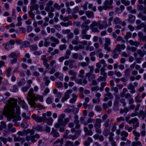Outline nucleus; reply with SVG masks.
Returning <instances> with one entry per match:
<instances>
[{
	"label": "nucleus",
	"instance_id": "34",
	"mask_svg": "<svg viewBox=\"0 0 146 146\" xmlns=\"http://www.w3.org/2000/svg\"><path fill=\"white\" fill-rule=\"evenodd\" d=\"M35 129L34 128H33L32 129H28L26 130V135H27L29 133H30L31 135H32L35 133Z\"/></svg>",
	"mask_w": 146,
	"mask_h": 146
},
{
	"label": "nucleus",
	"instance_id": "50",
	"mask_svg": "<svg viewBox=\"0 0 146 146\" xmlns=\"http://www.w3.org/2000/svg\"><path fill=\"white\" fill-rule=\"evenodd\" d=\"M141 145V143L139 141L133 142L130 146H138Z\"/></svg>",
	"mask_w": 146,
	"mask_h": 146
},
{
	"label": "nucleus",
	"instance_id": "57",
	"mask_svg": "<svg viewBox=\"0 0 146 146\" xmlns=\"http://www.w3.org/2000/svg\"><path fill=\"white\" fill-rule=\"evenodd\" d=\"M132 34L130 32H127V33L126 35L124 36V38L126 39L127 40L128 38H130L131 37Z\"/></svg>",
	"mask_w": 146,
	"mask_h": 146
},
{
	"label": "nucleus",
	"instance_id": "64",
	"mask_svg": "<svg viewBox=\"0 0 146 146\" xmlns=\"http://www.w3.org/2000/svg\"><path fill=\"white\" fill-rule=\"evenodd\" d=\"M106 83L105 82H102L101 84V87L100 88V90L101 91L103 90L104 89V88L106 86Z\"/></svg>",
	"mask_w": 146,
	"mask_h": 146
},
{
	"label": "nucleus",
	"instance_id": "28",
	"mask_svg": "<svg viewBox=\"0 0 146 146\" xmlns=\"http://www.w3.org/2000/svg\"><path fill=\"white\" fill-rule=\"evenodd\" d=\"M133 133L135 136V140L137 141L139 139L140 135V133L136 130H133Z\"/></svg>",
	"mask_w": 146,
	"mask_h": 146
},
{
	"label": "nucleus",
	"instance_id": "39",
	"mask_svg": "<svg viewBox=\"0 0 146 146\" xmlns=\"http://www.w3.org/2000/svg\"><path fill=\"white\" fill-rule=\"evenodd\" d=\"M44 9L47 12L50 11V12H53L54 10V8L52 6L50 7L46 6Z\"/></svg>",
	"mask_w": 146,
	"mask_h": 146
},
{
	"label": "nucleus",
	"instance_id": "41",
	"mask_svg": "<svg viewBox=\"0 0 146 146\" xmlns=\"http://www.w3.org/2000/svg\"><path fill=\"white\" fill-rule=\"evenodd\" d=\"M138 121L137 119L136 118H134L131 119L129 121H128V123L129 124L132 123L133 124H134Z\"/></svg>",
	"mask_w": 146,
	"mask_h": 146
},
{
	"label": "nucleus",
	"instance_id": "58",
	"mask_svg": "<svg viewBox=\"0 0 146 146\" xmlns=\"http://www.w3.org/2000/svg\"><path fill=\"white\" fill-rule=\"evenodd\" d=\"M125 129L128 132H130L132 130L133 128L131 127H129L128 125H127L125 126Z\"/></svg>",
	"mask_w": 146,
	"mask_h": 146
},
{
	"label": "nucleus",
	"instance_id": "49",
	"mask_svg": "<svg viewBox=\"0 0 146 146\" xmlns=\"http://www.w3.org/2000/svg\"><path fill=\"white\" fill-rule=\"evenodd\" d=\"M140 94L139 93H138L135 99L136 102L139 103H141V100H140Z\"/></svg>",
	"mask_w": 146,
	"mask_h": 146
},
{
	"label": "nucleus",
	"instance_id": "10",
	"mask_svg": "<svg viewBox=\"0 0 146 146\" xmlns=\"http://www.w3.org/2000/svg\"><path fill=\"white\" fill-rule=\"evenodd\" d=\"M72 92V90L71 89L67 90L64 93V96L62 97L61 101L62 102H64L68 99L70 98V94H71Z\"/></svg>",
	"mask_w": 146,
	"mask_h": 146
},
{
	"label": "nucleus",
	"instance_id": "15",
	"mask_svg": "<svg viewBox=\"0 0 146 146\" xmlns=\"http://www.w3.org/2000/svg\"><path fill=\"white\" fill-rule=\"evenodd\" d=\"M43 96H40L39 95H37L36 96H35L33 100L34 102V105L33 106L31 105L32 107H35L36 106V104L35 103V101L39 100V101L41 102H42L43 101Z\"/></svg>",
	"mask_w": 146,
	"mask_h": 146
},
{
	"label": "nucleus",
	"instance_id": "45",
	"mask_svg": "<svg viewBox=\"0 0 146 146\" xmlns=\"http://www.w3.org/2000/svg\"><path fill=\"white\" fill-rule=\"evenodd\" d=\"M71 53V51L69 49H67L66 51V54L65 55V59H68L69 58V56Z\"/></svg>",
	"mask_w": 146,
	"mask_h": 146
},
{
	"label": "nucleus",
	"instance_id": "42",
	"mask_svg": "<svg viewBox=\"0 0 146 146\" xmlns=\"http://www.w3.org/2000/svg\"><path fill=\"white\" fill-rule=\"evenodd\" d=\"M105 69L104 67L102 68L100 70V74L103 76L107 77V73L105 72Z\"/></svg>",
	"mask_w": 146,
	"mask_h": 146
},
{
	"label": "nucleus",
	"instance_id": "62",
	"mask_svg": "<svg viewBox=\"0 0 146 146\" xmlns=\"http://www.w3.org/2000/svg\"><path fill=\"white\" fill-rule=\"evenodd\" d=\"M100 101V98H97L96 99H93L92 100V102L93 104H98Z\"/></svg>",
	"mask_w": 146,
	"mask_h": 146
},
{
	"label": "nucleus",
	"instance_id": "27",
	"mask_svg": "<svg viewBox=\"0 0 146 146\" xmlns=\"http://www.w3.org/2000/svg\"><path fill=\"white\" fill-rule=\"evenodd\" d=\"M111 120H110L109 119H107L105 123L104 124V125L105 128H111L110 123L111 122Z\"/></svg>",
	"mask_w": 146,
	"mask_h": 146
},
{
	"label": "nucleus",
	"instance_id": "24",
	"mask_svg": "<svg viewBox=\"0 0 146 146\" xmlns=\"http://www.w3.org/2000/svg\"><path fill=\"white\" fill-rule=\"evenodd\" d=\"M108 25L106 20L103 21L102 24H100L98 28L100 29H102L104 28H106L108 27Z\"/></svg>",
	"mask_w": 146,
	"mask_h": 146
},
{
	"label": "nucleus",
	"instance_id": "23",
	"mask_svg": "<svg viewBox=\"0 0 146 146\" xmlns=\"http://www.w3.org/2000/svg\"><path fill=\"white\" fill-rule=\"evenodd\" d=\"M69 73L72 76L70 78V79L72 80H74L76 78L77 72L73 70H70L69 71Z\"/></svg>",
	"mask_w": 146,
	"mask_h": 146
},
{
	"label": "nucleus",
	"instance_id": "7",
	"mask_svg": "<svg viewBox=\"0 0 146 146\" xmlns=\"http://www.w3.org/2000/svg\"><path fill=\"white\" fill-rule=\"evenodd\" d=\"M88 127L89 129L86 125L84 127V131L87 135L91 136L93 134V132L91 129L93 128L94 125L92 124H89L88 125Z\"/></svg>",
	"mask_w": 146,
	"mask_h": 146
},
{
	"label": "nucleus",
	"instance_id": "9",
	"mask_svg": "<svg viewBox=\"0 0 146 146\" xmlns=\"http://www.w3.org/2000/svg\"><path fill=\"white\" fill-rule=\"evenodd\" d=\"M72 92V90L71 89L67 90L64 93V96L62 97L61 101L62 102H64L68 99L70 98V94H71Z\"/></svg>",
	"mask_w": 146,
	"mask_h": 146
},
{
	"label": "nucleus",
	"instance_id": "13",
	"mask_svg": "<svg viewBox=\"0 0 146 146\" xmlns=\"http://www.w3.org/2000/svg\"><path fill=\"white\" fill-rule=\"evenodd\" d=\"M32 118L36 122L40 123L42 121L43 116H39L35 114H33L31 116Z\"/></svg>",
	"mask_w": 146,
	"mask_h": 146
},
{
	"label": "nucleus",
	"instance_id": "17",
	"mask_svg": "<svg viewBox=\"0 0 146 146\" xmlns=\"http://www.w3.org/2000/svg\"><path fill=\"white\" fill-rule=\"evenodd\" d=\"M75 62V61L72 60H67L64 62V65L66 66L69 65V68L72 69L73 67V64Z\"/></svg>",
	"mask_w": 146,
	"mask_h": 146
},
{
	"label": "nucleus",
	"instance_id": "30",
	"mask_svg": "<svg viewBox=\"0 0 146 146\" xmlns=\"http://www.w3.org/2000/svg\"><path fill=\"white\" fill-rule=\"evenodd\" d=\"M14 141H21L23 143L25 141L24 139L22 138L19 136H15L14 138Z\"/></svg>",
	"mask_w": 146,
	"mask_h": 146
},
{
	"label": "nucleus",
	"instance_id": "33",
	"mask_svg": "<svg viewBox=\"0 0 146 146\" xmlns=\"http://www.w3.org/2000/svg\"><path fill=\"white\" fill-rule=\"evenodd\" d=\"M119 101V100H115L113 108L115 111H117L119 110L118 108Z\"/></svg>",
	"mask_w": 146,
	"mask_h": 146
},
{
	"label": "nucleus",
	"instance_id": "4",
	"mask_svg": "<svg viewBox=\"0 0 146 146\" xmlns=\"http://www.w3.org/2000/svg\"><path fill=\"white\" fill-rule=\"evenodd\" d=\"M28 96L27 99L29 102V104L33 106L35 103L33 100L35 96V94H33V88H31L30 89L28 92Z\"/></svg>",
	"mask_w": 146,
	"mask_h": 146
},
{
	"label": "nucleus",
	"instance_id": "31",
	"mask_svg": "<svg viewBox=\"0 0 146 146\" xmlns=\"http://www.w3.org/2000/svg\"><path fill=\"white\" fill-rule=\"evenodd\" d=\"M135 19V17L132 15H129V18L128 21L131 23H134Z\"/></svg>",
	"mask_w": 146,
	"mask_h": 146
},
{
	"label": "nucleus",
	"instance_id": "19",
	"mask_svg": "<svg viewBox=\"0 0 146 146\" xmlns=\"http://www.w3.org/2000/svg\"><path fill=\"white\" fill-rule=\"evenodd\" d=\"M138 117L143 119L146 117V110L144 111L142 110H140L138 114Z\"/></svg>",
	"mask_w": 146,
	"mask_h": 146
},
{
	"label": "nucleus",
	"instance_id": "46",
	"mask_svg": "<svg viewBox=\"0 0 146 146\" xmlns=\"http://www.w3.org/2000/svg\"><path fill=\"white\" fill-rule=\"evenodd\" d=\"M31 86L30 85H28L25 86L23 87L21 89L24 92H27L28 89L30 88Z\"/></svg>",
	"mask_w": 146,
	"mask_h": 146
},
{
	"label": "nucleus",
	"instance_id": "16",
	"mask_svg": "<svg viewBox=\"0 0 146 146\" xmlns=\"http://www.w3.org/2000/svg\"><path fill=\"white\" fill-rule=\"evenodd\" d=\"M88 30H82L81 35L82 36V38L83 39H86L89 40L90 39L91 35H88L86 34L87 31Z\"/></svg>",
	"mask_w": 146,
	"mask_h": 146
},
{
	"label": "nucleus",
	"instance_id": "38",
	"mask_svg": "<svg viewBox=\"0 0 146 146\" xmlns=\"http://www.w3.org/2000/svg\"><path fill=\"white\" fill-rule=\"evenodd\" d=\"M50 39V37H47L44 38V46L45 47H47L49 45L50 43V41H49L48 40Z\"/></svg>",
	"mask_w": 146,
	"mask_h": 146
},
{
	"label": "nucleus",
	"instance_id": "56",
	"mask_svg": "<svg viewBox=\"0 0 146 146\" xmlns=\"http://www.w3.org/2000/svg\"><path fill=\"white\" fill-rule=\"evenodd\" d=\"M120 135L122 137H127L128 136V133L125 131H123L121 132Z\"/></svg>",
	"mask_w": 146,
	"mask_h": 146
},
{
	"label": "nucleus",
	"instance_id": "53",
	"mask_svg": "<svg viewBox=\"0 0 146 146\" xmlns=\"http://www.w3.org/2000/svg\"><path fill=\"white\" fill-rule=\"evenodd\" d=\"M8 57L10 58H17L16 54L15 52H13L8 55Z\"/></svg>",
	"mask_w": 146,
	"mask_h": 146
},
{
	"label": "nucleus",
	"instance_id": "1",
	"mask_svg": "<svg viewBox=\"0 0 146 146\" xmlns=\"http://www.w3.org/2000/svg\"><path fill=\"white\" fill-rule=\"evenodd\" d=\"M17 100L10 98L8 100V106L3 109V114L7 117L9 121L12 119H13L14 122L21 119V117L19 115L20 113V107L17 105Z\"/></svg>",
	"mask_w": 146,
	"mask_h": 146
},
{
	"label": "nucleus",
	"instance_id": "8",
	"mask_svg": "<svg viewBox=\"0 0 146 146\" xmlns=\"http://www.w3.org/2000/svg\"><path fill=\"white\" fill-rule=\"evenodd\" d=\"M86 117H80V119L81 123L83 124L84 125H86L88 124H91V123L94 122V119L90 117L88 118L86 121L85 120Z\"/></svg>",
	"mask_w": 146,
	"mask_h": 146
},
{
	"label": "nucleus",
	"instance_id": "43",
	"mask_svg": "<svg viewBox=\"0 0 146 146\" xmlns=\"http://www.w3.org/2000/svg\"><path fill=\"white\" fill-rule=\"evenodd\" d=\"M18 90V88L17 85H14L13 86V88L10 89V91L13 92H15Z\"/></svg>",
	"mask_w": 146,
	"mask_h": 146
},
{
	"label": "nucleus",
	"instance_id": "20",
	"mask_svg": "<svg viewBox=\"0 0 146 146\" xmlns=\"http://www.w3.org/2000/svg\"><path fill=\"white\" fill-rule=\"evenodd\" d=\"M18 100H19L18 102L19 104L23 108L27 110L28 109V107L24 101L22 100L20 98H19Z\"/></svg>",
	"mask_w": 146,
	"mask_h": 146
},
{
	"label": "nucleus",
	"instance_id": "29",
	"mask_svg": "<svg viewBox=\"0 0 146 146\" xmlns=\"http://www.w3.org/2000/svg\"><path fill=\"white\" fill-rule=\"evenodd\" d=\"M100 23V21H98V22L95 21L92 22V24L90 25V28L92 29L96 26H98L99 27Z\"/></svg>",
	"mask_w": 146,
	"mask_h": 146
},
{
	"label": "nucleus",
	"instance_id": "51",
	"mask_svg": "<svg viewBox=\"0 0 146 146\" xmlns=\"http://www.w3.org/2000/svg\"><path fill=\"white\" fill-rule=\"evenodd\" d=\"M131 71V70L129 68L126 69L124 73L125 76H127L130 75V74Z\"/></svg>",
	"mask_w": 146,
	"mask_h": 146
},
{
	"label": "nucleus",
	"instance_id": "47",
	"mask_svg": "<svg viewBox=\"0 0 146 146\" xmlns=\"http://www.w3.org/2000/svg\"><path fill=\"white\" fill-rule=\"evenodd\" d=\"M106 77L100 76L97 79V81L98 82L102 81H105L106 80Z\"/></svg>",
	"mask_w": 146,
	"mask_h": 146
},
{
	"label": "nucleus",
	"instance_id": "63",
	"mask_svg": "<svg viewBox=\"0 0 146 146\" xmlns=\"http://www.w3.org/2000/svg\"><path fill=\"white\" fill-rule=\"evenodd\" d=\"M35 130H36L39 131H43V129L42 127L40 125H37L36 127H35L34 128Z\"/></svg>",
	"mask_w": 146,
	"mask_h": 146
},
{
	"label": "nucleus",
	"instance_id": "55",
	"mask_svg": "<svg viewBox=\"0 0 146 146\" xmlns=\"http://www.w3.org/2000/svg\"><path fill=\"white\" fill-rule=\"evenodd\" d=\"M17 134L19 135L23 136L25 135H26V130H24L23 131H19L18 132Z\"/></svg>",
	"mask_w": 146,
	"mask_h": 146
},
{
	"label": "nucleus",
	"instance_id": "54",
	"mask_svg": "<svg viewBox=\"0 0 146 146\" xmlns=\"http://www.w3.org/2000/svg\"><path fill=\"white\" fill-rule=\"evenodd\" d=\"M128 111V108L127 107H125L123 109H121L120 110V113L121 114H122L124 112L127 113Z\"/></svg>",
	"mask_w": 146,
	"mask_h": 146
},
{
	"label": "nucleus",
	"instance_id": "22",
	"mask_svg": "<svg viewBox=\"0 0 146 146\" xmlns=\"http://www.w3.org/2000/svg\"><path fill=\"white\" fill-rule=\"evenodd\" d=\"M78 97L77 94L73 93L72 95V98L69 100L70 102L72 104H74L76 101Z\"/></svg>",
	"mask_w": 146,
	"mask_h": 146
},
{
	"label": "nucleus",
	"instance_id": "59",
	"mask_svg": "<svg viewBox=\"0 0 146 146\" xmlns=\"http://www.w3.org/2000/svg\"><path fill=\"white\" fill-rule=\"evenodd\" d=\"M121 3L125 6L129 5L130 4V2L129 1L127 0H121Z\"/></svg>",
	"mask_w": 146,
	"mask_h": 146
},
{
	"label": "nucleus",
	"instance_id": "11",
	"mask_svg": "<svg viewBox=\"0 0 146 146\" xmlns=\"http://www.w3.org/2000/svg\"><path fill=\"white\" fill-rule=\"evenodd\" d=\"M112 0H106L104 3V8L105 10L108 9H111L112 8L111 5L113 3Z\"/></svg>",
	"mask_w": 146,
	"mask_h": 146
},
{
	"label": "nucleus",
	"instance_id": "52",
	"mask_svg": "<svg viewBox=\"0 0 146 146\" xmlns=\"http://www.w3.org/2000/svg\"><path fill=\"white\" fill-rule=\"evenodd\" d=\"M83 107L86 109L87 108L90 109L91 108V106L90 104H88L86 102H84L83 104Z\"/></svg>",
	"mask_w": 146,
	"mask_h": 146
},
{
	"label": "nucleus",
	"instance_id": "37",
	"mask_svg": "<svg viewBox=\"0 0 146 146\" xmlns=\"http://www.w3.org/2000/svg\"><path fill=\"white\" fill-rule=\"evenodd\" d=\"M86 14L88 18H94V17L93 13L89 11H86Z\"/></svg>",
	"mask_w": 146,
	"mask_h": 146
},
{
	"label": "nucleus",
	"instance_id": "40",
	"mask_svg": "<svg viewBox=\"0 0 146 146\" xmlns=\"http://www.w3.org/2000/svg\"><path fill=\"white\" fill-rule=\"evenodd\" d=\"M137 17L141 18L142 21H145L146 23V16H145L141 13H139L137 15Z\"/></svg>",
	"mask_w": 146,
	"mask_h": 146
},
{
	"label": "nucleus",
	"instance_id": "2",
	"mask_svg": "<svg viewBox=\"0 0 146 146\" xmlns=\"http://www.w3.org/2000/svg\"><path fill=\"white\" fill-rule=\"evenodd\" d=\"M51 111H48L45 113H44L42 114L43 116L42 121L46 123V124L49 125H52L53 121V120L51 117L47 118L50 117L51 115Z\"/></svg>",
	"mask_w": 146,
	"mask_h": 146
},
{
	"label": "nucleus",
	"instance_id": "44",
	"mask_svg": "<svg viewBox=\"0 0 146 146\" xmlns=\"http://www.w3.org/2000/svg\"><path fill=\"white\" fill-rule=\"evenodd\" d=\"M43 80L45 82V85L48 86L50 82L48 77L47 76L43 78Z\"/></svg>",
	"mask_w": 146,
	"mask_h": 146
},
{
	"label": "nucleus",
	"instance_id": "36",
	"mask_svg": "<svg viewBox=\"0 0 146 146\" xmlns=\"http://www.w3.org/2000/svg\"><path fill=\"white\" fill-rule=\"evenodd\" d=\"M110 128H105L103 132V134L105 136H107L110 134Z\"/></svg>",
	"mask_w": 146,
	"mask_h": 146
},
{
	"label": "nucleus",
	"instance_id": "21",
	"mask_svg": "<svg viewBox=\"0 0 146 146\" xmlns=\"http://www.w3.org/2000/svg\"><path fill=\"white\" fill-rule=\"evenodd\" d=\"M86 76L88 77L89 82H91L95 78V75L91 73H87L86 74Z\"/></svg>",
	"mask_w": 146,
	"mask_h": 146
},
{
	"label": "nucleus",
	"instance_id": "18",
	"mask_svg": "<svg viewBox=\"0 0 146 146\" xmlns=\"http://www.w3.org/2000/svg\"><path fill=\"white\" fill-rule=\"evenodd\" d=\"M104 98L103 100L105 102L107 101L109 99H112L113 98V96L111 92L107 93L104 94Z\"/></svg>",
	"mask_w": 146,
	"mask_h": 146
},
{
	"label": "nucleus",
	"instance_id": "32",
	"mask_svg": "<svg viewBox=\"0 0 146 146\" xmlns=\"http://www.w3.org/2000/svg\"><path fill=\"white\" fill-rule=\"evenodd\" d=\"M138 9L140 11H143L144 13L146 15V9L142 5H138L137 6Z\"/></svg>",
	"mask_w": 146,
	"mask_h": 146
},
{
	"label": "nucleus",
	"instance_id": "61",
	"mask_svg": "<svg viewBox=\"0 0 146 146\" xmlns=\"http://www.w3.org/2000/svg\"><path fill=\"white\" fill-rule=\"evenodd\" d=\"M56 87L58 88H60L63 86V84L62 82H56L55 83Z\"/></svg>",
	"mask_w": 146,
	"mask_h": 146
},
{
	"label": "nucleus",
	"instance_id": "3",
	"mask_svg": "<svg viewBox=\"0 0 146 146\" xmlns=\"http://www.w3.org/2000/svg\"><path fill=\"white\" fill-rule=\"evenodd\" d=\"M125 46L124 44L120 45V44H117L112 51L113 57L114 59L117 58L118 56V54L117 53V52H118L119 53L121 52V49L123 50L125 49Z\"/></svg>",
	"mask_w": 146,
	"mask_h": 146
},
{
	"label": "nucleus",
	"instance_id": "6",
	"mask_svg": "<svg viewBox=\"0 0 146 146\" xmlns=\"http://www.w3.org/2000/svg\"><path fill=\"white\" fill-rule=\"evenodd\" d=\"M65 116V115L64 114L62 113L58 117V121L61 124V125L63 127H64L66 124H67L69 121L68 118H66L64 119V121H63V119Z\"/></svg>",
	"mask_w": 146,
	"mask_h": 146
},
{
	"label": "nucleus",
	"instance_id": "35",
	"mask_svg": "<svg viewBox=\"0 0 146 146\" xmlns=\"http://www.w3.org/2000/svg\"><path fill=\"white\" fill-rule=\"evenodd\" d=\"M121 22V20L119 18L115 17L113 20V23L115 24H119Z\"/></svg>",
	"mask_w": 146,
	"mask_h": 146
},
{
	"label": "nucleus",
	"instance_id": "25",
	"mask_svg": "<svg viewBox=\"0 0 146 146\" xmlns=\"http://www.w3.org/2000/svg\"><path fill=\"white\" fill-rule=\"evenodd\" d=\"M50 134L52 135L53 137H58L60 136L57 130L55 129L54 128H52V131Z\"/></svg>",
	"mask_w": 146,
	"mask_h": 146
},
{
	"label": "nucleus",
	"instance_id": "60",
	"mask_svg": "<svg viewBox=\"0 0 146 146\" xmlns=\"http://www.w3.org/2000/svg\"><path fill=\"white\" fill-rule=\"evenodd\" d=\"M38 48L37 46L35 44L31 45L30 46L31 50L33 51L36 50L38 49Z\"/></svg>",
	"mask_w": 146,
	"mask_h": 146
},
{
	"label": "nucleus",
	"instance_id": "14",
	"mask_svg": "<svg viewBox=\"0 0 146 146\" xmlns=\"http://www.w3.org/2000/svg\"><path fill=\"white\" fill-rule=\"evenodd\" d=\"M50 39L52 41L54 42H52L51 43V46L52 47H54L56 46V44H58L59 43V40L54 37L51 36L50 37Z\"/></svg>",
	"mask_w": 146,
	"mask_h": 146
},
{
	"label": "nucleus",
	"instance_id": "26",
	"mask_svg": "<svg viewBox=\"0 0 146 146\" xmlns=\"http://www.w3.org/2000/svg\"><path fill=\"white\" fill-rule=\"evenodd\" d=\"M31 141L32 143H34L37 141V139H39L40 136L38 134H35L34 135L31 136Z\"/></svg>",
	"mask_w": 146,
	"mask_h": 146
},
{
	"label": "nucleus",
	"instance_id": "12",
	"mask_svg": "<svg viewBox=\"0 0 146 146\" xmlns=\"http://www.w3.org/2000/svg\"><path fill=\"white\" fill-rule=\"evenodd\" d=\"M90 23L91 21L89 20L85 21L81 26L82 30H89V27L87 25L90 24Z\"/></svg>",
	"mask_w": 146,
	"mask_h": 146
},
{
	"label": "nucleus",
	"instance_id": "48",
	"mask_svg": "<svg viewBox=\"0 0 146 146\" xmlns=\"http://www.w3.org/2000/svg\"><path fill=\"white\" fill-rule=\"evenodd\" d=\"M26 83L24 79H21L18 83V85L19 86L24 85Z\"/></svg>",
	"mask_w": 146,
	"mask_h": 146
},
{
	"label": "nucleus",
	"instance_id": "5",
	"mask_svg": "<svg viewBox=\"0 0 146 146\" xmlns=\"http://www.w3.org/2000/svg\"><path fill=\"white\" fill-rule=\"evenodd\" d=\"M96 122L94 125V127L95 131L97 133L100 134L101 133V129L100 128L102 120L100 118H96L95 119Z\"/></svg>",
	"mask_w": 146,
	"mask_h": 146
}]
</instances>
